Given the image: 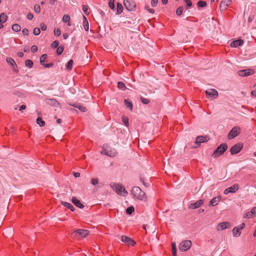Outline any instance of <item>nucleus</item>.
Instances as JSON below:
<instances>
[{
  "label": "nucleus",
  "mask_w": 256,
  "mask_h": 256,
  "mask_svg": "<svg viewBox=\"0 0 256 256\" xmlns=\"http://www.w3.org/2000/svg\"><path fill=\"white\" fill-rule=\"evenodd\" d=\"M64 48L62 46H60L56 50V54L58 55H60L64 52Z\"/></svg>",
  "instance_id": "41"
},
{
  "label": "nucleus",
  "mask_w": 256,
  "mask_h": 256,
  "mask_svg": "<svg viewBox=\"0 0 256 256\" xmlns=\"http://www.w3.org/2000/svg\"><path fill=\"white\" fill-rule=\"evenodd\" d=\"M244 44V40L242 39H238L232 42L230 46L234 48H236L238 46H242Z\"/></svg>",
  "instance_id": "21"
},
{
  "label": "nucleus",
  "mask_w": 256,
  "mask_h": 256,
  "mask_svg": "<svg viewBox=\"0 0 256 256\" xmlns=\"http://www.w3.org/2000/svg\"><path fill=\"white\" fill-rule=\"evenodd\" d=\"M108 6H109V7L112 10H114V8H115L114 0H109V3H108Z\"/></svg>",
  "instance_id": "43"
},
{
  "label": "nucleus",
  "mask_w": 256,
  "mask_h": 256,
  "mask_svg": "<svg viewBox=\"0 0 256 256\" xmlns=\"http://www.w3.org/2000/svg\"><path fill=\"white\" fill-rule=\"evenodd\" d=\"M36 122L37 124H38L40 126H44L45 125V122L40 117H38L36 118Z\"/></svg>",
  "instance_id": "32"
},
{
  "label": "nucleus",
  "mask_w": 256,
  "mask_h": 256,
  "mask_svg": "<svg viewBox=\"0 0 256 256\" xmlns=\"http://www.w3.org/2000/svg\"><path fill=\"white\" fill-rule=\"evenodd\" d=\"M239 188V185L237 184H234L231 186L230 187H229L227 188H226L224 190V194H227L230 192L234 193L236 192Z\"/></svg>",
  "instance_id": "11"
},
{
  "label": "nucleus",
  "mask_w": 256,
  "mask_h": 256,
  "mask_svg": "<svg viewBox=\"0 0 256 256\" xmlns=\"http://www.w3.org/2000/svg\"><path fill=\"white\" fill-rule=\"evenodd\" d=\"M34 18V16H33V14H32V13H28V14H27V18L28 19L30 20H31L33 18Z\"/></svg>",
  "instance_id": "62"
},
{
  "label": "nucleus",
  "mask_w": 256,
  "mask_h": 256,
  "mask_svg": "<svg viewBox=\"0 0 256 256\" xmlns=\"http://www.w3.org/2000/svg\"><path fill=\"white\" fill-rule=\"evenodd\" d=\"M122 240L128 245L134 246L136 244L134 240L126 236H122Z\"/></svg>",
  "instance_id": "15"
},
{
  "label": "nucleus",
  "mask_w": 256,
  "mask_h": 256,
  "mask_svg": "<svg viewBox=\"0 0 256 256\" xmlns=\"http://www.w3.org/2000/svg\"><path fill=\"white\" fill-rule=\"evenodd\" d=\"M17 55L20 58H22L24 56V53L22 52H19L17 53Z\"/></svg>",
  "instance_id": "64"
},
{
  "label": "nucleus",
  "mask_w": 256,
  "mask_h": 256,
  "mask_svg": "<svg viewBox=\"0 0 256 256\" xmlns=\"http://www.w3.org/2000/svg\"><path fill=\"white\" fill-rule=\"evenodd\" d=\"M140 100H141V102L144 104H148L150 102L149 100H148L146 98H143V97H140Z\"/></svg>",
  "instance_id": "49"
},
{
  "label": "nucleus",
  "mask_w": 256,
  "mask_h": 256,
  "mask_svg": "<svg viewBox=\"0 0 256 256\" xmlns=\"http://www.w3.org/2000/svg\"><path fill=\"white\" fill-rule=\"evenodd\" d=\"M104 153L106 155L110 156V157H114L115 156L117 152H112V150H104Z\"/></svg>",
  "instance_id": "28"
},
{
  "label": "nucleus",
  "mask_w": 256,
  "mask_h": 256,
  "mask_svg": "<svg viewBox=\"0 0 256 256\" xmlns=\"http://www.w3.org/2000/svg\"><path fill=\"white\" fill-rule=\"evenodd\" d=\"M83 26L84 28V29L86 31L88 32L89 29V26H88V22L86 18L83 15Z\"/></svg>",
  "instance_id": "24"
},
{
  "label": "nucleus",
  "mask_w": 256,
  "mask_h": 256,
  "mask_svg": "<svg viewBox=\"0 0 256 256\" xmlns=\"http://www.w3.org/2000/svg\"><path fill=\"white\" fill-rule=\"evenodd\" d=\"M132 194L134 197L140 200L146 201L147 200L146 193L138 186H134L132 189Z\"/></svg>",
  "instance_id": "1"
},
{
  "label": "nucleus",
  "mask_w": 256,
  "mask_h": 256,
  "mask_svg": "<svg viewBox=\"0 0 256 256\" xmlns=\"http://www.w3.org/2000/svg\"><path fill=\"white\" fill-rule=\"evenodd\" d=\"M59 44V42L58 40H54L51 44V48H56L58 47Z\"/></svg>",
  "instance_id": "45"
},
{
  "label": "nucleus",
  "mask_w": 256,
  "mask_h": 256,
  "mask_svg": "<svg viewBox=\"0 0 256 256\" xmlns=\"http://www.w3.org/2000/svg\"><path fill=\"white\" fill-rule=\"evenodd\" d=\"M230 226V223L228 222H223L220 223L216 226L218 231H221L224 229L228 228Z\"/></svg>",
  "instance_id": "13"
},
{
  "label": "nucleus",
  "mask_w": 256,
  "mask_h": 256,
  "mask_svg": "<svg viewBox=\"0 0 256 256\" xmlns=\"http://www.w3.org/2000/svg\"><path fill=\"white\" fill-rule=\"evenodd\" d=\"M220 198L219 196L214 197L210 202V204L212 206H215L218 204V202L220 200Z\"/></svg>",
  "instance_id": "25"
},
{
  "label": "nucleus",
  "mask_w": 256,
  "mask_h": 256,
  "mask_svg": "<svg viewBox=\"0 0 256 256\" xmlns=\"http://www.w3.org/2000/svg\"><path fill=\"white\" fill-rule=\"evenodd\" d=\"M206 2L204 0H200L197 3V6L198 8H204L206 6Z\"/></svg>",
  "instance_id": "29"
},
{
  "label": "nucleus",
  "mask_w": 256,
  "mask_h": 256,
  "mask_svg": "<svg viewBox=\"0 0 256 256\" xmlns=\"http://www.w3.org/2000/svg\"><path fill=\"white\" fill-rule=\"evenodd\" d=\"M116 10H117V11H116V14H120L122 12L123 6H122V4H120V3H118H118Z\"/></svg>",
  "instance_id": "30"
},
{
  "label": "nucleus",
  "mask_w": 256,
  "mask_h": 256,
  "mask_svg": "<svg viewBox=\"0 0 256 256\" xmlns=\"http://www.w3.org/2000/svg\"><path fill=\"white\" fill-rule=\"evenodd\" d=\"M184 7L182 6H179L176 10V14L177 16H180L183 12Z\"/></svg>",
  "instance_id": "39"
},
{
  "label": "nucleus",
  "mask_w": 256,
  "mask_h": 256,
  "mask_svg": "<svg viewBox=\"0 0 256 256\" xmlns=\"http://www.w3.org/2000/svg\"><path fill=\"white\" fill-rule=\"evenodd\" d=\"M70 105L74 108H78L82 112H85L86 111V108L82 104L75 102L72 104H70Z\"/></svg>",
  "instance_id": "19"
},
{
  "label": "nucleus",
  "mask_w": 256,
  "mask_h": 256,
  "mask_svg": "<svg viewBox=\"0 0 256 256\" xmlns=\"http://www.w3.org/2000/svg\"><path fill=\"white\" fill-rule=\"evenodd\" d=\"M88 6L86 5H83L82 6V10L84 11V13L86 15L88 16L90 14V12H88Z\"/></svg>",
  "instance_id": "44"
},
{
  "label": "nucleus",
  "mask_w": 256,
  "mask_h": 256,
  "mask_svg": "<svg viewBox=\"0 0 256 256\" xmlns=\"http://www.w3.org/2000/svg\"><path fill=\"white\" fill-rule=\"evenodd\" d=\"M254 72V70L251 68H247L240 70L238 72V74L240 76H246L252 74Z\"/></svg>",
  "instance_id": "8"
},
{
  "label": "nucleus",
  "mask_w": 256,
  "mask_h": 256,
  "mask_svg": "<svg viewBox=\"0 0 256 256\" xmlns=\"http://www.w3.org/2000/svg\"><path fill=\"white\" fill-rule=\"evenodd\" d=\"M30 50L33 53H34L38 51V47L35 45H33L31 46Z\"/></svg>",
  "instance_id": "54"
},
{
  "label": "nucleus",
  "mask_w": 256,
  "mask_h": 256,
  "mask_svg": "<svg viewBox=\"0 0 256 256\" xmlns=\"http://www.w3.org/2000/svg\"><path fill=\"white\" fill-rule=\"evenodd\" d=\"M158 3V0H152L151 4L152 6H156Z\"/></svg>",
  "instance_id": "57"
},
{
  "label": "nucleus",
  "mask_w": 256,
  "mask_h": 256,
  "mask_svg": "<svg viewBox=\"0 0 256 256\" xmlns=\"http://www.w3.org/2000/svg\"><path fill=\"white\" fill-rule=\"evenodd\" d=\"M6 62L11 66V68L14 72L16 73L18 72V66L13 58L10 57H7L6 58Z\"/></svg>",
  "instance_id": "7"
},
{
  "label": "nucleus",
  "mask_w": 256,
  "mask_h": 256,
  "mask_svg": "<svg viewBox=\"0 0 256 256\" xmlns=\"http://www.w3.org/2000/svg\"><path fill=\"white\" fill-rule=\"evenodd\" d=\"M210 139L208 136H200L196 138L195 143L198 144V146H200V144L207 142Z\"/></svg>",
  "instance_id": "12"
},
{
  "label": "nucleus",
  "mask_w": 256,
  "mask_h": 256,
  "mask_svg": "<svg viewBox=\"0 0 256 256\" xmlns=\"http://www.w3.org/2000/svg\"><path fill=\"white\" fill-rule=\"evenodd\" d=\"M91 184L94 186H96L98 184V178H92L91 180Z\"/></svg>",
  "instance_id": "48"
},
{
  "label": "nucleus",
  "mask_w": 256,
  "mask_h": 256,
  "mask_svg": "<svg viewBox=\"0 0 256 256\" xmlns=\"http://www.w3.org/2000/svg\"><path fill=\"white\" fill-rule=\"evenodd\" d=\"M79 238H86L89 234V232L86 230H77Z\"/></svg>",
  "instance_id": "18"
},
{
  "label": "nucleus",
  "mask_w": 256,
  "mask_h": 256,
  "mask_svg": "<svg viewBox=\"0 0 256 256\" xmlns=\"http://www.w3.org/2000/svg\"><path fill=\"white\" fill-rule=\"evenodd\" d=\"M72 201L74 203V204L77 207L80 208H84V205L80 202V200L77 199L76 197L72 198Z\"/></svg>",
  "instance_id": "20"
},
{
  "label": "nucleus",
  "mask_w": 256,
  "mask_h": 256,
  "mask_svg": "<svg viewBox=\"0 0 256 256\" xmlns=\"http://www.w3.org/2000/svg\"><path fill=\"white\" fill-rule=\"evenodd\" d=\"M8 16L4 13L0 14V22L1 23H4L6 22Z\"/></svg>",
  "instance_id": "27"
},
{
  "label": "nucleus",
  "mask_w": 256,
  "mask_h": 256,
  "mask_svg": "<svg viewBox=\"0 0 256 256\" xmlns=\"http://www.w3.org/2000/svg\"><path fill=\"white\" fill-rule=\"evenodd\" d=\"M243 148V144L239 142L233 146L230 149V152L232 154H238Z\"/></svg>",
  "instance_id": "6"
},
{
  "label": "nucleus",
  "mask_w": 256,
  "mask_h": 256,
  "mask_svg": "<svg viewBox=\"0 0 256 256\" xmlns=\"http://www.w3.org/2000/svg\"><path fill=\"white\" fill-rule=\"evenodd\" d=\"M118 86L120 89L122 90H124L126 89L125 84L122 82H119L118 83Z\"/></svg>",
  "instance_id": "38"
},
{
  "label": "nucleus",
  "mask_w": 256,
  "mask_h": 256,
  "mask_svg": "<svg viewBox=\"0 0 256 256\" xmlns=\"http://www.w3.org/2000/svg\"><path fill=\"white\" fill-rule=\"evenodd\" d=\"M241 230L238 226L234 227L232 230L233 236L235 237L239 236L241 234Z\"/></svg>",
  "instance_id": "22"
},
{
  "label": "nucleus",
  "mask_w": 256,
  "mask_h": 256,
  "mask_svg": "<svg viewBox=\"0 0 256 256\" xmlns=\"http://www.w3.org/2000/svg\"><path fill=\"white\" fill-rule=\"evenodd\" d=\"M244 217H246L247 218H250L254 217L253 215H252L250 212H246L245 214Z\"/></svg>",
  "instance_id": "58"
},
{
  "label": "nucleus",
  "mask_w": 256,
  "mask_h": 256,
  "mask_svg": "<svg viewBox=\"0 0 256 256\" xmlns=\"http://www.w3.org/2000/svg\"><path fill=\"white\" fill-rule=\"evenodd\" d=\"M254 18V14H252L248 18V22H252Z\"/></svg>",
  "instance_id": "60"
},
{
  "label": "nucleus",
  "mask_w": 256,
  "mask_h": 256,
  "mask_svg": "<svg viewBox=\"0 0 256 256\" xmlns=\"http://www.w3.org/2000/svg\"><path fill=\"white\" fill-rule=\"evenodd\" d=\"M40 32V28H35L34 29L33 33L36 36H38Z\"/></svg>",
  "instance_id": "50"
},
{
  "label": "nucleus",
  "mask_w": 256,
  "mask_h": 256,
  "mask_svg": "<svg viewBox=\"0 0 256 256\" xmlns=\"http://www.w3.org/2000/svg\"><path fill=\"white\" fill-rule=\"evenodd\" d=\"M134 211V208L132 206L128 207L126 210V212L128 214H131Z\"/></svg>",
  "instance_id": "37"
},
{
  "label": "nucleus",
  "mask_w": 256,
  "mask_h": 256,
  "mask_svg": "<svg viewBox=\"0 0 256 256\" xmlns=\"http://www.w3.org/2000/svg\"><path fill=\"white\" fill-rule=\"evenodd\" d=\"M245 224L244 223H242L240 225L238 226L240 229V230H242L245 227Z\"/></svg>",
  "instance_id": "63"
},
{
  "label": "nucleus",
  "mask_w": 256,
  "mask_h": 256,
  "mask_svg": "<svg viewBox=\"0 0 256 256\" xmlns=\"http://www.w3.org/2000/svg\"><path fill=\"white\" fill-rule=\"evenodd\" d=\"M70 20V16L68 14H64L62 18V21L64 22H68Z\"/></svg>",
  "instance_id": "42"
},
{
  "label": "nucleus",
  "mask_w": 256,
  "mask_h": 256,
  "mask_svg": "<svg viewBox=\"0 0 256 256\" xmlns=\"http://www.w3.org/2000/svg\"><path fill=\"white\" fill-rule=\"evenodd\" d=\"M250 213L254 216L256 215V206L254 207L250 210Z\"/></svg>",
  "instance_id": "55"
},
{
  "label": "nucleus",
  "mask_w": 256,
  "mask_h": 256,
  "mask_svg": "<svg viewBox=\"0 0 256 256\" xmlns=\"http://www.w3.org/2000/svg\"><path fill=\"white\" fill-rule=\"evenodd\" d=\"M45 102L46 104L53 106H56L60 104L59 102L54 98H46Z\"/></svg>",
  "instance_id": "17"
},
{
  "label": "nucleus",
  "mask_w": 256,
  "mask_h": 256,
  "mask_svg": "<svg viewBox=\"0 0 256 256\" xmlns=\"http://www.w3.org/2000/svg\"><path fill=\"white\" fill-rule=\"evenodd\" d=\"M73 64H74L73 60H70L66 64V69H68V70H72V66H73Z\"/></svg>",
  "instance_id": "35"
},
{
  "label": "nucleus",
  "mask_w": 256,
  "mask_h": 256,
  "mask_svg": "<svg viewBox=\"0 0 256 256\" xmlns=\"http://www.w3.org/2000/svg\"><path fill=\"white\" fill-rule=\"evenodd\" d=\"M112 187L114 190H115L116 192L118 194H121L122 192H123L126 194H128L127 191L122 184H114Z\"/></svg>",
  "instance_id": "10"
},
{
  "label": "nucleus",
  "mask_w": 256,
  "mask_h": 256,
  "mask_svg": "<svg viewBox=\"0 0 256 256\" xmlns=\"http://www.w3.org/2000/svg\"><path fill=\"white\" fill-rule=\"evenodd\" d=\"M191 246L192 242L189 240H186L180 243L179 249L182 252H185L190 249Z\"/></svg>",
  "instance_id": "5"
},
{
  "label": "nucleus",
  "mask_w": 256,
  "mask_h": 256,
  "mask_svg": "<svg viewBox=\"0 0 256 256\" xmlns=\"http://www.w3.org/2000/svg\"><path fill=\"white\" fill-rule=\"evenodd\" d=\"M53 66H54V64L51 62V63H49V64H44L43 66L44 68H49L52 67Z\"/></svg>",
  "instance_id": "59"
},
{
  "label": "nucleus",
  "mask_w": 256,
  "mask_h": 256,
  "mask_svg": "<svg viewBox=\"0 0 256 256\" xmlns=\"http://www.w3.org/2000/svg\"><path fill=\"white\" fill-rule=\"evenodd\" d=\"M40 29L42 30H46V26L44 24H41L40 25Z\"/></svg>",
  "instance_id": "61"
},
{
  "label": "nucleus",
  "mask_w": 256,
  "mask_h": 256,
  "mask_svg": "<svg viewBox=\"0 0 256 256\" xmlns=\"http://www.w3.org/2000/svg\"><path fill=\"white\" fill-rule=\"evenodd\" d=\"M12 28L14 32H18L20 30L21 28L18 24H16L12 25Z\"/></svg>",
  "instance_id": "33"
},
{
  "label": "nucleus",
  "mask_w": 256,
  "mask_h": 256,
  "mask_svg": "<svg viewBox=\"0 0 256 256\" xmlns=\"http://www.w3.org/2000/svg\"><path fill=\"white\" fill-rule=\"evenodd\" d=\"M124 102L126 108H129L130 110L132 111V108H133V105H132V102L131 101L129 100H128V99H125L124 100Z\"/></svg>",
  "instance_id": "26"
},
{
  "label": "nucleus",
  "mask_w": 256,
  "mask_h": 256,
  "mask_svg": "<svg viewBox=\"0 0 256 256\" xmlns=\"http://www.w3.org/2000/svg\"><path fill=\"white\" fill-rule=\"evenodd\" d=\"M145 178L144 176L142 175V174H140V181L142 183V184L146 187H148L149 186L148 184H147L145 182Z\"/></svg>",
  "instance_id": "40"
},
{
  "label": "nucleus",
  "mask_w": 256,
  "mask_h": 256,
  "mask_svg": "<svg viewBox=\"0 0 256 256\" xmlns=\"http://www.w3.org/2000/svg\"><path fill=\"white\" fill-rule=\"evenodd\" d=\"M240 132V128L238 126L234 127L229 132L228 135V138L232 140L238 136Z\"/></svg>",
  "instance_id": "4"
},
{
  "label": "nucleus",
  "mask_w": 256,
  "mask_h": 256,
  "mask_svg": "<svg viewBox=\"0 0 256 256\" xmlns=\"http://www.w3.org/2000/svg\"><path fill=\"white\" fill-rule=\"evenodd\" d=\"M186 4L185 6V8H186V9L189 8L192 5V2L190 0H189L187 2H186Z\"/></svg>",
  "instance_id": "51"
},
{
  "label": "nucleus",
  "mask_w": 256,
  "mask_h": 256,
  "mask_svg": "<svg viewBox=\"0 0 256 256\" xmlns=\"http://www.w3.org/2000/svg\"><path fill=\"white\" fill-rule=\"evenodd\" d=\"M71 236L74 238L79 239V236H78V233L77 230L76 231H74L73 232H72L71 233Z\"/></svg>",
  "instance_id": "46"
},
{
  "label": "nucleus",
  "mask_w": 256,
  "mask_h": 256,
  "mask_svg": "<svg viewBox=\"0 0 256 256\" xmlns=\"http://www.w3.org/2000/svg\"><path fill=\"white\" fill-rule=\"evenodd\" d=\"M22 33L24 36H28V30L24 28L22 30Z\"/></svg>",
  "instance_id": "56"
},
{
  "label": "nucleus",
  "mask_w": 256,
  "mask_h": 256,
  "mask_svg": "<svg viewBox=\"0 0 256 256\" xmlns=\"http://www.w3.org/2000/svg\"><path fill=\"white\" fill-rule=\"evenodd\" d=\"M228 145L226 143H222L220 144L214 151L212 156L214 158H218L223 154L228 149Z\"/></svg>",
  "instance_id": "2"
},
{
  "label": "nucleus",
  "mask_w": 256,
  "mask_h": 256,
  "mask_svg": "<svg viewBox=\"0 0 256 256\" xmlns=\"http://www.w3.org/2000/svg\"><path fill=\"white\" fill-rule=\"evenodd\" d=\"M172 256H176V248L174 243L172 244Z\"/></svg>",
  "instance_id": "36"
},
{
  "label": "nucleus",
  "mask_w": 256,
  "mask_h": 256,
  "mask_svg": "<svg viewBox=\"0 0 256 256\" xmlns=\"http://www.w3.org/2000/svg\"><path fill=\"white\" fill-rule=\"evenodd\" d=\"M122 120L124 122V123L125 124L126 126H128V118L126 116H122Z\"/></svg>",
  "instance_id": "52"
},
{
  "label": "nucleus",
  "mask_w": 256,
  "mask_h": 256,
  "mask_svg": "<svg viewBox=\"0 0 256 256\" xmlns=\"http://www.w3.org/2000/svg\"><path fill=\"white\" fill-rule=\"evenodd\" d=\"M47 57L48 56L46 54H44L40 57V62L42 65L44 66V62L46 61Z\"/></svg>",
  "instance_id": "31"
},
{
  "label": "nucleus",
  "mask_w": 256,
  "mask_h": 256,
  "mask_svg": "<svg viewBox=\"0 0 256 256\" xmlns=\"http://www.w3.org/2000/svg\"><path fill=\"white\" fill-rule=\"evenodd\" d=\"M61 32L58 28H55L54 30V34L56 36H60V35Z\"/></svg>",
  "instance_id": "53"
},
{
  "label": "nucleus",
  "mask_w": 256,
  "mask_h": 256,
  "mask_svg": "<svg viewBox=\"0 0 256 256\" xmlns=\"http://www.w3.org/2000/svg\"><path fill=\"white\" fill-rule=\"evenodd\" d=\"M34 11L36 13L39 14L40 12V6L39 5H38V4H36L34 6Z\"/></svg>",
  "instance_id": "47"
},
{
  "label": "nucleus",
  "mask_w": 256,
  "mask_h": 256,
  "mask_svg": "<svg viewBox=\"0 0 256 256\" xmlns=\"http://www.w3.org/2000/svg\"><path fill=\"white\" fill-rule=\"evenodd\" d=\"M61 203L64 206L70 209L71 211L74 212V208L71 204L63 201Z\"/></svg>",
  "instance_id": "23"
},
{
  "label": "nucleus",
  "mask_w": 256,
  "mask_h": 256,
  "mask_svg": "<svg viewBox=\"0 0 256 256\" xmlns=\"http://www.w3.org/2000/svg\"><path fill=\"white\" fill-rule=\"evenodd\" d=\"M25 66L29 68H32L34 66V63L30 60H26L25 61Z\"/></svg>",
  "instance_id": "34"
},
{
  "label": "nucleus",
  "mask_w": 256,
  "mask_h": 256,
  "mask_svg": "<svg viewBox=\"0 0 256 256\" xmlns=\"http://www.w3.org/2000/svg\"><path fill=\"white\" fill-rule=\"evenodd\" d=\"M206 96L208 98L214 99L218 96V92L216 90L211 88L206 91Z\"/></svg>",
  "instance_id": "9"
},
{
  "label": "nucleus",
  "mask_w": 256,
  "mask_h": 256,
  "mask_svg": "<svg viewBox=\"0 0 256 256\" xmlns=\"http://www.w3.org/2000/svg\"><path fill=\"white\" fill-rule=\"evenodd\" d=\"M204 202L203 200H200L196 202L190 204L189 206V208L190 209H196L200 208Z\"/></svg>",
  "instance_id": "16"
},
{
  "label": "nucleus",
  "mask_w": 256,
  "mask_h": 256,
  "mask_svg": "<svg viewBox=\"0 0 256 256\" xmlns=\"http://www.w3.org/2000/svg\"><path fill=\"white\" fill-rule=\"evenodd\" d=\"M124 4L129 11H134L136 10V4L134 0H124Z\"/></svg>",
  "instance_id": "3"
},
{
  "label": "nucleus",
  "mask_w": 256,
  "mask_h": 256,
  "mask_svg": "<svg viewBox=\"0 0 256 256\" xmlns=\"http://www.w3.org/2000/svg\"><path fill=\"white\" fill-rule=\"evenodd\" d=\"M231 0H222L220 4V10H224L231 4Z\"/></svg>",
  "instance_id": "14"
}]
</instances>
